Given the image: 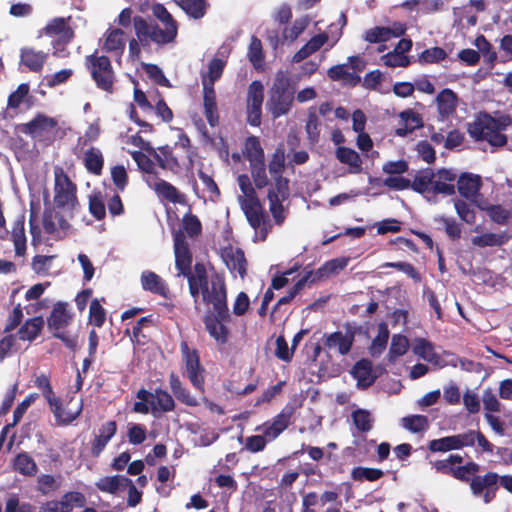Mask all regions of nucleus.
I'll use <instances>...</instances> for the list:
<instances>
[{
  "label": "nucleus",
  "mask_w": 512,
  "mask_h": 512,
  "mask_svg": "<svg viewBox=\"0 0 512 512\" xmlns=\"http://www.w3.org/2000/svg\"><path fill=\"white\" fill-rule=\"evenodd\" d=\"M190 294L195 302L201 294L203 302L211 307L213 314L206 315L204 318L206 330L216 342L226 343L228 329L223 322L230 319V314L224 280L219 275H212L210 282H206L203 270L198 267L197 274L190 278Z\"/></svg>",
  "instance_id": "1"
},
{
  "label": "nucleus",
  "mask_w": 512,
  "mask_h": 512,
  "mask_svg": "<svg viewBox=\"0 0 512 512\" xmlns=\"http://www.w3.org/2000/svg\"><path fill=\"white\" fill-rule=\"evenodd\" d=\"M237 180L241 190L238 201L249 224L255 230V241H264L269 229L268 224L264 221L262 205L256 196L249 177L239 175Z\"/></svg>",
  "instance_id": "2"
},
{
  "label": "nucleus",
  "mask_w": 512,
  "mask_h": 512,
  "mask_svg": "<svg viewBox=\"0 0 512 512\" xmlns=\"http://www.w3.org/2000/svg\"><path fill=\"white\" fill-rule=\"evenodd\" d=\"M510 122V118L506 116L495 118L489 114H480L469 124L468 132L477 141H486L493 147H501L507 142L503 131L510 125Z\"/></svg>",
  "instance_id": "3"
},
{
  "label": "nucleus",
  "mask_w": 512,
  "mask_h": 512,
  "mask_svg": "<svg viewBox=\"0 0 512 512\" xmlns=\"http://www.w3.org/2000/svg\"><path fill=\"white\" fill-rule=\"evenodd\" d=\"M64 213L60 214L59 211L48 210L44 213L42 227L30 219V232L32 235V245L37 246L45 243L50 239L60 240L66 237L70 231V224Z\"/></svg>",
  "instance_id": "4"
},
{
  "label": "nucleus",
  "mask_w": 512,
  "mask_h": 512,
  "mask_svg": "<svg viewBox=\"0 0 512 512\" xmlns=\"http://www.w3.org/2000/svg\"><path fill=\"white\" fill-rule=\"evenodd\" d=\"M294 101V87L284 71H278L270 88L266 107L273 118H279L290 112Z\"/></svg>",
  "instance_id": "5"
},
{
  "label": "nucleus",
  "mask_w": 512,
  "mask_h": 512,
  "mask_svg": "<svg viewBox=\"0 0 512 512\" xmlns=\"http://www.w3.org/2000/svg\"><path fill=\"white\" fill-rule=\"evenodd\" d=\"M53 201L57 209L72 218L78 207L77 187L61 166L53 168Z\"/></svg>",
  "instance_id": "6"
},
{
  "label": "nucleus",
  "mask_w": 512,
  "mask_h": 512,
  "mask_svg": "<svg viewBox=\"0 0 512 512\" xmlns=\"http://www.w3.org/2000/svg\"><path fill=\"white\" fill-rule=\"evenodd\" d=\"M19 129L36 142L48 144L56 139L59 132V125L56 118L38 113L29 122L21 124Z\"/></svg>",
  "instance_id": "7"
},
{
  "label": "nucleus",
  "mask_w": 512,
  "mask_h": 512,
  "mask_svg": "<svg viewBox=\"0 0 512 512\" xmlns=\"http://www.w3.org/2000/svg\"><path fill=\"white\" fill-rule=\"evenodd\" d=\"M133 24L136 37L142 45H147L149 42L166 44L171 42L177 35L176 24H170L169 26H164V29H161L157 25L148 23L142 17H135Z\"/></svg>",
  "instance_id": "8"
},
{
  "label": "nucleus",
  "mask_w": 512,
  "mask_h": 512,
  "mask_svg": "<svg viewBox=\"0 0 512 512\" xmlns=\"http://www.w3.org/2000/svg\"><path fill=\"white\" fill-rule=\"evenodd\" d=\"M174 253H175V264L179 271V275H184L188 279L190 285V278L197 274V268L203 270V277L206 282H210V277H207L206 269L204 265L197 263L194 266L193 272L191 271L192 256L189 250L188 243L184 238L183 232H177L174 235Z\"/></svg>",
  "instance_id": "9"
},
{
  "label": "nucleus",
  "mask_w": 512,
  "mask_h": 512,
  "mask_svg": "<svg viewBox=\"0 0 512 512\" xmlns=\"http://www.w3.org/2000/svg\"><path fill=\"white\" fill-rule=\"evenodd\" d=\"M49 407L53 413L57 424L68 425L74 421L82 411V402L75 397L68 400H62L58 397L52 398L49 402Z\"/></svg>",
  "instance_id": "10"
},
{
  "label": "nucleus",
  "mask_w": 512,
  "mask_h": 512,
  "mask_svg": "<svg viewBox=\"0 0 512 512\" xmlns=\"http://www.w3.org/2000/svg\"><path fill=\"white\" fill-rule=\"evenodd\" d=\"M88 68L97 86L105 91H110L113 86V71L110 60L106 56H88Z\"/></svg>",
  "instance_id": "11"
},
{
  "label": "nucleus",
  "mask_w": 512,
  "mask_h": 512,
  "mask_svg": "<svg viewBox=\"0 0 512 512\" xmlns=\"http://www.w3.org/2000/svg\"><path fill=\"white\" fill-rule=\"evenodd\" d=\"M181 352L184 361V373L192 385L204 391V369L200 365L199 355L196 350H191L187 343L181 344Z\"/></svg>",
  "instance_id": "12"
},
{
  "label": "nucleus",
  "mask_w": 512,
  "mask_h": 512,
  "mask_svg": "<svg viewBox=\"0 0 512 512\" xmlns=\"http://www.w3.org/2000/svg\"><path fill=\"white\" fill-rule=\"evenodd\" d=\"M476 432L471 430L462 434L434 439L429 442V449L432 452H448L458 450L474 444Z\"/></svg>",
  "instance_id": "13"
},
{
  "label": "nucleus",
  "mask_w": 512,
  "mask_h": 512,
  "mask_svg": "<svg viewBox=\"0 0 512 512\" xmlns=\"http://www.w3.org/2000/svg\"><path fill=\"white\" fill-rule=\"evenodd\" d=\"M137 398L146 401L150 405V412L153 415L169 412L175 408V402L172 396L162 389H156L154 392H149L144 389L139 390Z\"/></svg>",
  "instance_id": "14"
},
{
  "label": "nucleus",
  "mask_w": 512,
  "mask_h": 512,
  "mask_svg": "<svg viewBox=\"0 0 512 512\" xmlns=\"http://www.w3.org/2000/svg\"><path fill=\"white\" fill-rule=\"evenodd\" d=\"M264 87L261 82L253 81L247 93V120L253 126L261 123Z\"/></svg>",
  "instance_id": "15"
},
{
  "label": "nucleus",
  "mask_w": 512,
  "mask_h": 512,
  "mask_svg": "<svg viewBox=\"0 0 512 512\" xmlns=\"http://www.w3.org/2000/svg\"><path fill=\"white\" fill-rule=\"evenodd\" d=\"M146 184L151 188L156 195L163 200L172 203L184 202V196L172 184L162 180L155 175L145 176Z\"/></svg>",
  "instance_id": "16"
},
{
  "label": "nucleus",
  "mask_w": 512,
  "mask_h": 512,
  "mask_svg": "<svg viewBox=\"0 0 512 512\" xmlns=\"http://www.w3.org/2000/svg\"><path fill=\"white\" fill-rule=\"evenodd\" d=\"M140 284L144 291L159 295L165 299H172V293L167 282L153 271H143L140 276Z\"/></svg>",
  "instance_id": "17"
},
{
  "label": "nucleus",
  "mask_w": 512,
  "mask_h": 512,
  "mask_svg": "<svg viewBox=\"0 0 512 512\" xmlns=\"http://www.w3.org/2000/svg\"><path fill=\"white\" fill-rule=\"evenodd\" d=\"M498 482V475L493 472H489L484 476L472 477L470 482V489L474 496H481L484 494V502L489 503L494 496Z\"/></svg>",
  "instance_id": "18"
},
{
  "label": "nucleus",
  "mask_w": 512,
  "mask_h": 512,
  "mask_svg": "<svg viewBox=\"0 0 512 512\" xmlns=\"http://www.w3.org/2000/svg\"><path fill=\"white\" fill-rule=\"evenodd\" d=\"M355 334L351 329L345 331H336L325 337V346L330 350H335L341 355H346L351 350Z\"/></svg>",
  "instance_id": "19"
},
{
  "label": "nucleus",
  "mask_w": 512,
  "mask_h": 512,
  "mask_svg": "<svg viewBox=\"0 0 512 512\" xmlns=\"http://www.w3.org/2000/svg\"><path fill=\"white\" fill-rule=\"evenodd\" d=\"M221 258L231 273H238L241 278L246 274V259L241 249L233 246L221 250Z\"/></svg>",
  "instance_id": "20"
},
{
  "label": "nucleus",
  "mask_w": 512,
  "mask_h": 512,
  "mask_svg": "<svg viewBox=\"0 0 512 512\" xmlns=\"http://www.w3.org/2000/svg\"><path fill=\"white\" fill-rule=\"evenodd\" d=\"M457 175L452 170L441 169L433 174L432 194H444L447 196L455 193L453 182Z\"/></svg>",
  "instance_id": "21"
},
{
  "label": "nucleus",
  "mask_w": 512,
  "mask_h": 512,
  "mask_svg": "<svg viewBox=\"0 0 512 512\" xmlns=\"http://www.w3.org/2000/svg\"><path fill=\"white\" fill-rule=\"evenodd\" d=\"M73 318L72 313L69 311L67 304L57 303L48 318V328L54 332L63 330L71 323Z\"/></svg>",
  "instance_id": "22"
},
{
  "label": "nucleus",
  "mask_w": 512,
  "mask_h": 512,
  "mask_svg": "<svg viewBox=\"0 0 512 512\" xmlns=\"http://www.w3.org/2000/svg\"><path fill=\"white\" fill-rule=\"evenodd\" d=\"M412 352L419 358L435 366L442 364L441 356L436 352L434 345L424 338H416L413 340Z\"/></svg>",
  "instance_id": "23"
},
{
  "label": "nucleus",
  "mask_w": 512,
  "mask_h": 512,
  "mask_svg": "<svg viewBox=\"0 0 512 512\" xmlns=\"http://www.w3.org/2000/svg\"><path fill=\"white\" fill-rule=\"evenodd\" d=\"M349 262V258L341 257L332 259L323 264L315 272H308L306 275H310V282L320 281L329 278L332 275L338 274L343 270Z\"/></svg>",
  "instance_id": "24"
},
{
  "label": "nucleus",
  "mask_w": 512,
  "mask_h": 512,
  "mask_svg": "<svg viewBox=\"0 0 512 512\" xmlns=\"http://www.w3.org/2000/svg\"><path fill=\"white\" fill-rule=\"evenodd\" d=\"M330 38L327 33H320L308 40L292 57V62L299 63L320 50L325 44L329 43Z\"/></svg>",
  "instance_id": "25"
},
{
  "label": "nucleus",
  "mask_w": 512,
  "mask_h": 512,
  "mask_svg": "<svg viewBox=\"0 0 512 512\" xmlns=\"http://www.w3.org/2000/svg\"><path fill=\"white\" fill-rule=\"evenodd\" d=\"M126 44V37L120 28H109L102 38V48L106 52L122 54Z\"/></svg>",
  "instance_id": "26"
},
{
  "label": "nucleus",
  "mask_w": 512,
  "mask_h": 512,
  "mask_svg": "<svg viewBox=\"0 0 512 512\" xmlns=\"http://www.w3.org/2000/svg\"><path fill=\"white\" fill-rule=\"evenodd\" d=\"M290 417V412L283 411L273 419L271 424H264L256 430L261 431L268 441L274 440L288 427Z\"/></svg>",
  "instance_id": "27"
},
{
  "label": "nucleus",
  "mask_w": 512,
  "mask_h": 512,
  "mask_svg": "<svg viewBox=\"0 0 512 512\" xmlns=\"http://www.w3.org/2000/svg\"><path fill=\"white\" fill-rule=\"evenodd\" d=\"M405 32V27L402 24H395L391 28L387 27H374L365 33V40L370 43L385 42L392 37H399Z\"/></svg>",
  "instance_id": "28"
},
{
  "label": "nucleus",
  "mask_w": 512,
  "mask_h": 512,
  "mask_svg": "<svg viewBox=\"0 0 512 512\" xmlns=\"http://www.w3.org/2000/svg\"><path fill=\"white\" fill-rule=\"evenodd\" d=\"M44 33L49 37L56 38L61 43H68L73 37V31L67 25L65 18L51 20L44 28Z\"/></svg>",
  "instance_id": "29"
},
{
  "label": "nucleus",
  "mask_w": 512,
  "mask_h": 512,
  "mask_svg": "<svg viewBox=\"0 0 512 512\" xmlns=\"http://www.w3.org/2000/svg\"><path fill=\"white\" fill-rule=\"evenodd\" d=\"M439 115L446 119L455 113L458 97L451 89H443L436 97Z\"/></svg>",
  "instance_id": "30"
},
{
  "label": "nucleus",
  "mask_w": 512,
  "mask_h": 512,
  "mask_svg": "<svg viewBox=\"0 0 512 512\" xmlns=\"http://www.w3.org/2000/svg\"><path fill=\"white\" fill-rule=\"evenodd\" d=\"M116 431L117 425L114 421H108L101 426L91 447V452L94 456L100 455Z\"/></svg>",
  "instance_id": "31"
},
{
  "label": "nucleus",
  "mask_w": 512,
  "mask_h": 512,
  "mask_svg": "<svg viewBox=\"0 0 512 512\" xmlns=\"http://www.w3.org/2000/svg\"><path fill=\"white\" fill-rule=\"evenodd\" d=\"M459 193L467 198H474L481 187V177L471 173H463L457 181Z\"/></svg>",
  "instance_id": "32"
},
{
  "label": "nucleus",
  "mask_w": 512,
  "mask_h": 512,
  "mask_svg": "<svg viewBox=\"0 0 512 512\" xmlns=\"http://www.w3.org/2000/svg\"><path fill=\"white\" fill-rule=\"evenodd\" d=\"M131 483V479L121 476H105L100 478L96 483V487L104 493L117 494L120 490L124 489Z\"/></svg>",
  "instance_id": "33"
},
{
  "label": "nucleus",
  "mask_w": 512,
  "mask_h": 512,
  "mask_svg": "<svg viewBox=\"0 0 512 512\" xmlns=\"http://www.w3.org/2000/svg\"><path fill=\"white\" fill-rule=\"evenodd\" d=\"M44 326V320L42 317H34L25 322V324L19 329L18 333L15 334L23 345H27V342L33 341L40 333Z\"/></svg>",
  "instance_id": "34"
},
{
  "label": "nucleus",
  "mask_w": 512,
  "mask_h": 512,
  "mask_svg": "<svg viewBox=\"0 0 512 512\" xmlns=\"http://www.w3.org/2000/svg\"><path fill=\"white\" fill-rule=\"evenodd\" d=\"M401 127L396 129V135L404 137L408 133L423 126V120L419 113L408 109L400 113Z\"/></svg>",
  "instance_id": "35"
},
{
  "label": "nucleus",
  "mask_w": 512,
  "mask_h": 512,
  "mask_svg": "<svg viewBox=\"0 0 512 512\" xmlns=\"http://www.w3.org/2000/svg\"><path fill=\"white\" fill-rule=\"evenodd\" d=\"M20 58L22 65L27 67L30 71L38 72L42 69L47 59V54L33 48H23Z\"/></svg>",
  "instance_id": "36"
},
{
  "label": "nucleus",
  "mask_w": 512,
  "mask_h": 512,
  "mask_svg": "<svg viewBox=\"0 0 512 512\" xmlns=\"http://www.w3.org/2000/svg\"><path fill=\"white\" fill-rule=\"evenodd\" d=\"M352 375L357 380V385L361 388L370 386L375 380V375L372 372V363L365 359L360 360L354 365Z\"/></svg>",
  "instance_id": "37"
},
{
  "label": "nucleus",
  "mask_w": 512,
  "mask_h": 512,
  "mask_svg": "<svg viewBox=\"0 0 512 512\" xmlns=\"http://www.w3.org/2000/svg\"><path fill=\"white\" fill-rule=\"evenodd\" d=\"M336 157L341 163L348 165L349 173L357 174L361 172L362 160L355 150L347 147H338Z\"/></svg>",
  "instance_id": "38"
},
{
  "label": "nucleus",
  "mask_w": 512,
  "mask_h": 512,
  "mask_svg": "<svg viewBox=\"0 0 512 512\" xmlns=\"http://www.w3.org/2000/svg\"><path fill=\"white\" fill-rule=\"evenodd\" d=\"M308 16L296 18L291 25L286 26L282 31V40L285 43L292 44L307 29L310 24Z\"/></svg>",
  "instance_id": "39"
},
{
  "label": "nucleus",
  "mask_w": 512,
  "mask_h": 512,
  "mask_svg": "<svg viewBox=\"0 0 512 512\" xmlns=\"http://www.w3.org/2000/svg\"><path fill=\"white\" fill-rule=\"evenodd\" d=\"M169 384L170 389L177 400L191 407L197 406L199 404L198 400L190 394V392L183 386L179 377L174 373L170 374Z\"/></svg>",
  "instance_id": "40"
},
{
  "label": "nucleus",
  "mask_w": 512,
  "mask_h": 512,
  "mask_svg": "<svg viewBox=\"0 0 512 512\" xmlns=\"http://www.w3.org/2000/svg\"><path fill=\"white\" fill-rule=\"evenodd\" d=\"M268 200L270 212L277 224H282L286 218L287 205L284 204L286 200H282L274 190L268 193Z\"/></svg>",
  "instance_id": "41"
},
{
  "label": "nucleus",
  "mask_w": 512,
  "mask_h": 512,
  "mask_svg": "<svg viewBox=\"0 0 512 512\" xmlns=\"http://www.w3.org/2000/svg\"><path fill=\"white\" fill-rule=\"evenodd\" d=\"M509 240L506 233H484L472 238V244L478 247H492L505 244Z\"/></svg>",
  "instance_id": "42"
},
{
  "label": "nucleus",
  "mask_w": 512,
  "mask_h": 512,
  "mask_svg": "<svg viewBox=\"0 0 512 512\" xmlns=\"http://www.w3.org/2000/svg\"><path fill=\"white\" fill-rule=\"evenodd\" d=\"M84 163L89 172L99 175L104 164L102 152L95 147L88 149L84 153Z\"/></svg>",
  "instance_id": "43"
},
{
  "label": "nucleus",
  "mask_w": 512,
  "mask_h": 512,
  "mask_svg": "<svg viewBox=\"0 0 512 512\" xmlns=\"http://www.w3.org/2000/svg\"><path fill=\"white\" fill-rule=\"evenodd\" d=\"M149 153L154 157L161 168L170 171H175L179 168L177 159L172 155L171 151L167 147L160 148L158 152L152 148V151Z\"/></svg>",
  "instance_id": "44"
},
{
  "label": "nucleus",
  "mask_w": 512,
  "mask_h": 512,
  "mask_svg": "<svg viewBox=\"0 0 512 512\" xmlns=\"http://www.w3.org/2000/svg\"><path fill=\"white\" fill-rule=\"evenodd\" d=\"M245 152L251 165H258L264 161V152L257 137H249L247 139Z\"/></svg>",
  "instance_id": "45"
},
{
  "label": "nucleus",
  "mask_w": 512,
  "mask_h": 512,
  "mask_svg": "<svg viewBox=\"0 0 512 512\" xmlns=\"http://www.w3.org/2000/svg\"><path fill=\"white\" fill-rule=\"evenodd\" d=\"M176 3L195 19L203 17L206 11L205 0H176Z\"/></svg>",
  "instance_id": "46"
},
{
  "label": "nucleus",
  "mask_w": 512,
  "mask_h": 512,
  "mask_svg": "<svg viewBox=\"0 0 512 512\" xmlns=\"http://www.w3.org/2000/svg\"><path fill=\"white\" fill-rule=\"evenodd\" d=\"M433 174L432 171H424L415 176L413 182L410 185L414 191L419 193H432L433 185Z\"/></svg>",
  "instance_id": "47"
},
{
  "label": "nucleus",
  "mask_w": 512,
  "mask_h": 512,
  "mask_svg": "<svg viewBox=\"0 0 512 512\" xmlns=\"http://www.w3.org/2000/svg\"><path fill=\"white\" fill-rule=\"evenodd\" d=\"M26 348L27 345L20 343L16 335L11 334L5 336L0 341V361H2L9 354L24 350Z\"/></svg>",
  "instance_id": "48"
},
{
  "label": "nucleus",
  "mask_w": 512,
  "mask_h": 512,
  "mask_svg": "<svg viewBox=\"0 0 512 512\" xmlns=\"http://www.w3.org/2000/svg\"><path fill=\"white\" fill-rule=\"evenodd\" d=\"M428 423V418L423 415H411L401 419L402 427L412 433L425 431Z\"/></svg>",
  "instance_id": "49"
},
{
  "label": "nucleus",
  "mask_w": 512,
  "mask_h": 512,
  "mask_svg": "<svg viewBox=\"0 0 512 512\" xmlns=\"http://www.w3.org/2000/svg\"><path fill=\"white\" fill-rule=\"evenodd\" d=\"M479 465L474 462H468L465 465L456 464L452 471V477L463 482H471L472 477L479 472Z\"/></svg>",
  "instance_id": "50"
},
{
  "label": "nucleus",
  "mask_w": 512,
  "mask_h": 512,
  "mask_svg": "<svg viewBox=\"0 0 512 512\" xmlns=\"http://www.w3.org/2000/svg\"><path fill=\"white\" fill-rule=\"evenodd\" d=\"M409 348L408 339L400 334H396L392 337L391 345L389 349V359L394 361L396 358L404 355Z\"/></svg>",
  "instance_id": "51"
},
{
  "label": "nucleus",
  "mask_w": 512,
  "mask_h": 512,
  "mask_svg": "<svg viewBox=\"0 0 512 512\" xmlns=\"http://www.w3.org/2000/svg\"><path fill=\"white\" fill-rule=\"evenodd\" d=\"M247 55L250 62L256 69L263 67L264 56L262 51V44L261 41L256 37L251 38Z\"/></svg>",
  "instance_id": "52"
},
{
  "label": "nucleus",
  "mask_w": 512,
  "mask_h": 512,
  "mask_svg": "<svg viewBox=\"0 0 512 512\" xmlns=\"http://www.w3.org/2000/svg\"><path fill=\"white\" fill-rule=\"evenodd\" d=\"M463 458L458 454H451L447 459L438 460L432 463L433 468L440 473L452 476L456 464H461Z\"/></svg>",
  "instance_id": "53"
},
{
  "label": "nucleus",
  "mask_w": 512,
  "mask_h": 512,
  "mask_svg": "<svg viewBox=\"0 0 512 512\" xmlns=\"http://www.w3.org/2000/svg\"><path fill=\"white\" fill-rule=\"evenodd\" d=\"M15 470L23 475H34L36 473V464L31 457L26 454H19L14 460Z\"/></svg>",
  "instance_id": "54"
},
{
  "label": "nucleus",
  "mask_w": 512,
  "mask_h": 512,
  "mask_svg": "<svg viewBox=\"0 0 512 512\" xmlns=\"http://www.w3.org/2000/svg\"><path fill=\"white\" fill-rule=\"evenodd\" d=\"M352 419L358 430L367 432L371 430L373 418L367 410L358 409L353 412Z\"/></svg>",
  "instance_id": "55"
},
{
  "label": "nucleus",
  "mask_w": 512,
  "mask_h": 512,
  "mask_svg": "<svg viewBox=\"0 0 512 512\" xmlns=\"http://www.w3.org/2000/svg\"><path fill=\"white\" fill-rule=\"evenodd\" d=\"M54 256L37 255L32 260V269L38 275H48L52 267Z\"/></svg>",
  "instance_id": "56"
},
{
  "label": "nucleus",
  "mask_w": 512,
  "mask_h": 512,
  "mask_svg": "<svg viewBox=\"0 0 512 512\" xmlns=\"http://www.w3.org/2000/svg\"><path fill=\"white\" fill-rule=\"evenodd\" d=\"M388 338L389 331L385 325L381 324L379 326L378 335L373 339L372 344L370 346L371 354L378 355L382 353L386 347Z\"/></svg>",
  "instance_id": "57"
},
{
  "label": "nucleus",
  "mask_w": 512,
  "mask_h": 512,
  "mask_svg": "<svg viewBox=\"0 0 512 512\" xmlns=\"http://www.w3.org/2000/svg\"><path fill=\"white\" fill-rule=\"evenodd\" d=\"M383 476V471L376 468H365V467H357L352 471V477L354 480H368V481H376Z\"/></svg>",
  "instance_id": "58"
},
{
  "label": "nucleus",
  "mask_w": 512,
  "mask_h": 512,
  "mask_svg": "<svg viewBox=\"0 0 512 512\" xmlns=\"http://www.w3.org/2000/svg\"><path fill=\"white\" fill-rule=\"evenodd\" d=\"M225 64L226 62L223 59H212L209 63L207 74L203 75L202 78L206 77L208 82H211V85H214V83L221 77Z\"/></svg>",
  "instance_id": "59"
},
{
  "label": "nucleus",
  "mask_w": 512,
  "mask_h": 512,
  "mask_svg": "<svg viewBox=\"0 0 512 512\" xmlns=\"http://www.w3.org/2000/svg\"><path fill=\"white\" fill-rule=\"evenodd\" d=\"M105 315H106L105 310L101 306L98 299L92 300L90 303V309H89L90 323L96 327H101L104 324Z\"/></svg>",
  "instance_id": "60"
},
{
  "label": "nucleus",
  "mask_w": 512,
  "mask_h": 512,
  "mask_svg": "<svg viewBox=\"0 0 512 512\" xmlns=\"http://www.w3.org/2000/svg\"><path fill=\"white\" fill-rule=\"evenodd\" d=\"M130 154L137 163L139 169L145 173V176L155 175L154 164L149 156L145 155L141 151H131Z\"/></svg>",
  "instance_id": "61"
},
{
  "label": "nucleus",
  "mask_w": 512,
  "mask_h": 512,
  "mask_svg": "<svg viewBox=\"0 0 512 512\" xmlns=\"http://www.w3.org/2000/svg\"><path fill=\"white\" fill-rule=\"evenodd\" d=\"M381 63L391 68L407 67L410 64V60L406 55H400L391 51L381 57Z\"/></svg>",
  "instance_id": "62"
},
{
  "label": "nucleus",
  "mask_w": 512,
  "mask_h": 512,
  "mask_svg": "<svg viewBox=\"0 0 512 512\" xmlns=\"http://www.w3.org/2000/svg\"><path fill=\"white\" fill-rule=\"evenodd\" d=\"M285 164V153L283 148H277L269 163V172L272 177L281 175Z\"/></svg>",
  "instance_id": "63"
},
{
  "label": "nucleus",
  "mask_w": 512,
  "mask_h": 512,
  "mask_svg": "<svg viewBox=\"0 0 512 512\" xmlns=\"http://www.w3.org/2000/svg\"><path fill=\"white\" fill-rule=\"evenodd\" d=\"M5 512H34V507L26 502H20L16 495L8 498Z\"/></svg>",
  "instance_id": "64"
}]
</instances>
